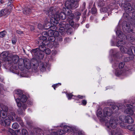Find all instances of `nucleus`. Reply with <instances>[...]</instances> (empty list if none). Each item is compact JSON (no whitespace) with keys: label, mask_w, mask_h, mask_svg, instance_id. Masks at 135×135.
Instances as JSON below:
<instances>
[{"label":"nucleus","mask_w":135,"mask_h":135,"mask_svg":"<svg viewBox=\"0 0 135 135\" xmlns=\"http://www.w3.org/2000/svg\"><path fill=\"white\" fill-rule=\"evenodd\" d=\"M38 28L39 29H42L43 28V25L41 24H39L37 26Z\"/></svg>","instance_id":"obj_62"},{"label":"nucleus","mask_w":135,"mask_h":135,"mask_svg":"<svg viewBox=\"0 0 135 135\" xmlns=\"http://www.w3.org/2000/svg\"><path fill=\"white\" fill-rule=\"evenodd\" d=\"M25 61V59L20 58L18 61V68L21 70H23L24 69V64Z\"/></svg>","instance_id":"obj_11"},{"label":"nucleus","mask_w":135,"mask_h":135,"mask_svg":"<svg viewBox=\"0 0 135 135\" xmlns=\"http://www.w3.org/2000/svg\"><path fill=\"white\" fill-rule=\"evenodd\" d=\"M23 12L24 14L26 15H28L31 12V9L28 8H26L24 9Z\"/></svg>","instance_id":"obj_23"},{"label":"nucleus","mask_w":135,"mask_h":135,"mask_svg":"<svg viewBox=\"0 0 135 135\" xmlns=\"http://www.w3.org/2000/svg\"><path fill=\"white\" fill-rule=\"evenodd\" d=\"M63 123L61 124L60 126L59 127H64V129L63 130H59L61 134L62 135L65 133L66 132H68L69 131V127L66 126H63Z\"/></svg>","instance_id":"obj_10"},{"label":"nucleus","mask_w":135,"mask_h":135,"mask_svg":"<svg viewBox=\"0 0 135 135\" xmlns=\"http://www.w3.org/2000/svg\"><path fill=\"white\" fill-rule=\"evenodd\" d=\"M73 96V95L71 93L68 94H67V97L69 100L71 99Z\"/></svg>","instance_id":"obj_56"},{"label":"nucleus","mask_w":135,"mask_h":135,"mask_svg":"<svg viewBox=\"0 0 135 135\" xmlns=\"http://www.w3.org/2000/svg\"><path fill=\"white\" fill-rule=\"evenodd\" d=\"M54 30H49L48 31V36H53L54 34Z\"/></svg>","instance_id":"obj_37"},{"label":"nucleus","mask_w":135,"mask_h":135,"mask_svg":"<svg viewBox=\"0 0 135 135\" xmlns=\"http://www.w3.org/2000/svg\"><path fill=\"white\" fill-rule=\"evenodd\" d=\"M1 58L3 61H7L10 64L13 62L15 64L17 63L20 59L19 57L17 55H13L11 57L8 56V53L7 52H3L1 56Z\"/></svg>","instance_id":"obj_4"},{"label":"nucleus","mask_w":135,"mask_h":135,"mask_svg":"<svg viewBox=\"0 0 135 135\" xmlns=\"http://www.w3.org/2000/svg\"><path fill=\"white\" fill-rule=\"evenodd\" d=\"M91 12L92 14H95L97 12V9L95 7H93L91 8Z\"/></svg>","instance_id":"obj_43"},{"label":"nucleus","mask_w":135,"mask_h":135,"mask_svg":"<svg viewBox=\"0 0 135 135\" xmlns=\"http://www.w3.org/2000/svg\"><path fill=\"white\" fill-rule=\"evenodd\" d=\"M56 38V39L58 41L61 42L62 40V36H59Z\"/></svg>","instance_id":"obj_49"},{"label":"nucleus","mask_w":135,"mask_h":135,"mask_svg":"<svg viewBox=\"0 0 135 135\" xmlns=\"http://www.w3.org/2000/svg\"><path fill=\"white\" fill-rule=\"evenodd\" d=\"M75 15L76 16H80L81 14L80 12L76 11L74 13Z\"/></svg>","instance_id":"obj_63"},{"label":"nucleus","mask_w":135,"mask_h":135,"mask_svg":"<svg viewBox=\"0 0 135 135\" xmlns=\"http://www.w3.org/2000/svg\"><path fill=\"white\" fill-rule=\"evenodd\" d=\"M101 11H102V12H106L107 11V9L105 7H103L101 8Z\"/></svg>","instance_id":"obj_57"},{"label":"nucleus","mask_w":135,"mask_h":135,"mask_svg":"<svg viewBox=\"0 0 135 135\" xmlns=\"http://www.w3.org/2000/svg\"><path fill=\"white\" fill-rule=\"evenodd\" d=\"M125 121L126 123L129 124L132 123L134 121L133 119L131 117L128 115L125 117Z\"/></svg>","instance_id":"obj_17"},{"label":"nucleus","mask_w":135,"mask_h":135,"mask_svg":"<svg viewBox=\"0 0 135 135\" xmlns=\"http://www.w3.org/2000/svg\"><path fill=\"white\" fill-rule=\"evenodd\" d=\"M50 30H54V31H55L57 29L56 27L55 26H52L51 25V26L50 27Z\"/></svg>","instance_id":"obj_53"},{"label":"nucleus","mask_w":135,"mask_h":135,"mask_svg":"<svg viewBox=\"0 0 135 135\" xmlns=\"http://www.w3.org/2000/svg\"><path fill=\"white\" fill-rule=\"evenodd\" d=\"M41 42L40 45L39 46V48L32 49L31 50V53L32 55H34L35 57L39 59H42L44 57V55L42 53L45 51L46 49L45 46V43Z\"/></svg>","instance_id":"obj_3"},{"label":"nucleus","mask_w":135,"mask_h":135,"mask_svg":"<svg viewBox=\"0 0 135 135\" xmlns=\"http://www.w3.org/2000/svg\"><path fill=\"white\" fill-rule=\"evenodd\" d=\"M51 135H62L61 134L59 130L56 132H52L50 134Z\"/></svg>","instance_id":"obj_32"},{"label":"nucleus","mask_w":135,"mask_h":135,"mask_svg":"<svg viewBox=\"0 0 135 135\" xmlns=\"http://www.w3.org/2000/svg\"><path fill=\"white\" fill-rule=\"evenodd\" d=\"M124 43V41L121 40H119L117 43V46L118 47L122 46H123L124 44H123Z\"/></svg>","instance_id":"obj_29"},{"label":"nucleus","mask_w":135,"mask_h":135,"mask_svg":"<svg viewBox=\"0 0 135 135\" xmlns=\"http://www.w3.org/2000/svg\"><path fill=\"white\" fill-rule=\"evenodd\" d=\"M127 106L129 107L127 109H126L125 110V112L127 114H129L131 115H133V112L132 109V106L131 105H127Z\"/></svg>","instance_id":"obj_14"},{"label":"nucleus","mask_w":135,"mask_h":135,"mask_svg":"<svg viewBox=\"0 0 135 135\" xmlns=\"http://www.w3.org/2000/svg\"><path fill=\"white\" fill-rule=\"evenodd\" d=\"M18 127L19 125L18 124L16 123H14L12 125V128L14 129H17L18 128Z\"/></svg>","instance_id":"obj_41"},{"label":"nucleus","mask_w":135,"mask_h":135,"mask_svg":"<svg viewBox=\"0 0 135 135\" xmlns=\"http://www.w3.org/2000/svg\"><path fill=\"white\" fill-rule=\"evenodd\" d=\"M120 123L116 118H111L109 122L110 126L113 129L115 128L116 127L117 125L118 124H119Z\"/></svg>","instance_id":"obj_8"},{"label":"nucleus","mask_w":135,"mask_h":135,"mask_svg":"<svg viewBox=\"0 0 135 135\" xmlns=\"http://www.w3.org/2000/svg\"><path fill=\"white\" fill-rule=\"evenodd\" d=\"M123 17L125 20H129V15L127 13H124L123 15Z\"/></svg>","instance_id":"obj_46"},{"label":"nucleus","mask_w":135,"mask_h":135,"mask_svg":"<svg viewBox=\"0 0 135 135\" xmlns=\"http://www.w3.org/2000/svg\"><path fill=\"white\" fill-rule=\"evenodd\" d=\"M42 35L46 38L48 36V32L46 31L43 32L42 33Z\"/></svg>","instance_id":"obj_44"},{"label":"nucleus","mask_w":135,"mask_h":135,"mask_svg":"<svg viewBox=\"0 0 135 135\" xmlns=\"http://www.w3.org/2000/svg\"><path fill=\"white\" fill-rule=\"evenodd\" d=\"M129 33H131V34H132L133 35H135V27H134L132 29H131L129 31Z\"/></svg>","instance_id":"obj_45"},{"label":"nucleus","mask_w":135,"mask_h":135,"mask_svg":"<svg viewBox=\"0 0 135 135\" xmlns=\"http://www.w3.org/2000/svg\"><path fill=\"white\" fill-rule=\"evenodd\" d=\"M123 73L122 70L120 69H117L116 70L115 74L117 76L121 75Z\"/></svg>","instance_id":"obj_25"},{"label":"nucleus","mask_w":135,"mask_h":135,"mask_svg":"<svg viewBox=\"0 0 135 135\" xmlns=\"http://www.w3.org/2000/svg\"><path fill=\"white\" fill-rule=\"evenodd\" d=\"M124 46H124H122L121 47H120V50L122 52L124 53H127V48L125 47Z\"/></svg>","instance_id":"obj_26"},{"label":"nucleus","mask_w":135,"mask_h":135,"mask_svg":"<svg viewBox=\"0 0 135 135\" xmlns=\"http://www.w3.org/2000/svg\"><path fill=\"white\" fill-rule=\"evenodd\" d=\"M54 45L55 47H57L59 46V44L58 42H54Z\"/></svg>","instance_id":"obj_64"},{"label":"nucleus","mask_w":135,"mask_h":135,"mask_svg":"<svg viewBox=\"0 0 135 135\" xmlns=\"http://www.w3.org/2000/svg\"><path fill=\"white\" fill-rule=\"evenodd\" d=\"M65 6L67 9H75L78 6V2L75 1L70 0L66 1L65 3Z\"/></svg>","instance_id":"obj_5"},{"label":"nucleus","mask_w":135,"mask_h":135,"mask_svg":"<svg viewBox=\"0 0 135 135\" xmlns=\"http://www.w3.org/2000/svg\"><path fill=\"white\" fill-rule=\"evenodd\" d=\"M15 92L16 94L17 95L18 97H20L23 95H24L23 91L20 90H16Z\"/></svg>","instance_id":"obj_22"},{"label":"nucleus","mask_w":135,"mask_h":135,"mask_svg":"<svg viewBox=\"0 0 135 135\" xmlns=\"http://www.w3.org/2000/svg\"><path fill=\"white\" fill-rule=\"evenodd\" d=\"M120 6L122 8H124L126 12H129L132 10V7L131 4L127 2L122 3Z\"/></svg>","instance_id":"obj_7"},{"label":"nucleus","mask_w":135,"mask_h":135,"mask_svg":"<svg viewBox=\"0 0 135 135\" xmlns=\"http://www.w3.org/2000/svg\"><path fill=\"white\" fill-rule=\"evenodd\" d=\"M66 12L65 13L66 16H67L68 18L71 19H73L74 17V15L72 13V11L70 9H66Z\"/></svg>","instance_id":"obj_13"},{"label":"nucleus","mask_w":135,"mask_h":135,"mask_svg":"<svg viewBox=\"0 0 135 135\" xmlns=\"http://www.w3.org/2000/svg\"><path fill=\"white\" fill-rule=\"evenodd\" d=\"M11 114L12 115V116L11 115H8V118L10 120H13V121L14 120V118L13 117H15V116L16 115V114L15 113H11Z\"/></svg>","instance_id":"obj_27"},{"label":"nucleus","mask_w":135,"mask_h":135,"mask_svg":"<svg viewBox=\"0 0 135 135\" xmlns=\"http://www.w3.org/2000/svg\"><path fill=\"white\" fill-rule=\"evenodd\" d=\"M54 36L55 37V38H56L57 37L59 36V32L57 31H55L54 32V34L53 36Z\"/></svg>","instance_id":"obj_48"},{"label":"nucleus","mask_w":135,"mask_h":135,"mask_svg":"<svg viewBox=\"0 0 135 135\" xmlns=\"http://www.w3.org/2000/svg\"><path fill=\"white\" fill-rule=\"evenodd\" d=\"M116 33L119 37L120 38H122V35L120 31H116Z\"/></svg>","instance_id":"obj_47"},{"label":"nucleus","mask_w":135,"mask_h":135,"mask_svg":"<svg viewBox=\"0 0 135 135\" xmlns=\"http://www.w3.org/2000/svg\"><path fill=\"white\" fill-rule=\"evenodd\" d=\"M48 38V40L51 42L54 41L56 39V38L53 36H49Z\"/></svg>","instance_id":"obj_35"},{"label":"nucleus","mask_w":135,"mask_h":135,"mask_svg":"<svg viewBox=\"0 0 135 135\" xmlns=\"http://www.w3.org/2000/svg\"><path fill=\"white\" fill-rule=\"evenodd\" d=\"M55 11L53 7L50 8L48 12V15L53 18L54 20L53 21L54 23L57 24V21L60 19L64 20L66 18V14L64 12L58 11L55 14Z\"/></svg>","instance_id":"obj_2"},{"label":"nucleus","mask_w":135,"mask_h":135,"mask_svg":"<svg viewBox=\"0 0 135 135\" xmlns=\"http://www.w3.org/2000/svg\"><path fill=\"white\" fill-rule=\"evenodd\" d=\"M40 40L38 41V44H41V42H44V43H45V42H46V40L47 39L46 37L42 36H40L39 37Z\"/></svg>","instance_id":"obj_21"},{"label":"nucleus","mask_w":135,"mask_h":135,"mask_svg":"<svg viewBox=\"0 0 135 135\" xmlns=\"http://www.w3.org/2000/svg\"><path fill=\"white\" fill-rule=\"evenodd\" d=\"M71 28L69 24H66L65 26V28L66 30V33L68 35L71 34L73 31V29Z\"/></svg>","instance_id":"obj_15"},{"label":"nucleus","mask_w":135,"mask_h":135,"mask_svg":"<svg viewBox=\"0 0 135 135\" xmlns=\"http://www.w3.org/2000/svg\"><path fill=\"white\" fill-rule=\"evenodd\" d=\"M13 5L12 4H9L8 7L7 9L9 10V12L11 11L13 9Z\"/></svg>","instance_id":"obj_55"},{"label":"nucleus","mask_w":135,"mask_h":135,"mask_svg":"<svg viewBox=\"0 0 135 135\" xmlns=\"http://www.w3.org/2000/svg\"><path fill=\"white\" fill-rule=\"evenodd\" d=\"M16 120L18 122H19L21 125H23V123L21 118L19 117H17L16 118Z\"/></svg>","instance_id":"obj_36"},{"label":"nucleus","mask_w":135,"mask_h":135,"mask_svg":"<svg viewBox=\"0 0 135 135\" xmlns=\"http://www.w3.org/2000/svg\"><path fill=\"white\" fill-rule=\"evenodd\" d=\"M126 29H126L127 31L128 32H129V31L130 30L129 29V28L130 27V25L129 24H126Z\"/></svg>","instance_id":"obj_51"},{"label":"nucleus","mask_w":135,"mask_h":135,"mask_svg":"<svg viewBox=\"0 0 135 135\" xmlns=\"http://www.w3.org/2000/svg\"><path fill=\"white\" fill-rule=\"evenodd\" d=\"M51 24L50 22H46L45 23L44 25V27L45 29L48 30L50 28V27L51 26Z\"/></svg>","instance_id":"obj_20"},{"label":"nucleus","mask_w":135,"mask_h":135,"mask_svg":"<svg viewBox=\"0 0 135 135\" xmlns=\"http://www.w3.org/2000/svg\"><path fill=\"white\" fill-rule=\"evenodd\" d=\"M128 129L131 131H135V124L129 125L128 127Z\"/></svg>","instance_id":"obj_34"},{"label":"nucleus","mask_w":135,"mask_h":135,"mask_svg":"<svg viewBox=\"0 0 135 135\" xmlns=\"http://www.w3.org/2000/svg\"><path fill=\"white\" fill-rule=\"evenodd\" d=\"M23 109L25 110L27 108V105L25 104H22V106Z\"/></svg>","instance_id":"obj_58"},{"label":"nucleus","mask_w":135,"mask_h":135,"mask_svg":"<svg viewBox=\"0 0 135 135\" xmlns=\"http://www.w3.org/2000/svg\"><path fill=\"white\" fill-rule=\"evenodd\" d=\"M59 85H61V83H59L54 84V85H52V87L54 88V90H55V88H57L58 86Z\"/></svg>","instance_id":"obj_59"},{"label":"nucleus","mask_w":135,"mask_h":135,"mask_svg":"<svg viewBox=\"0 0 135 135\" xmlns=\"http://www.w3.org/2000/svg\"><path fill=\"white\" fill-rule=\"evenodd\" d=\"M134 11L132 13V21L133 23L135 25V6L134 8Z\"/></svg>","instance_id":"obj_24"},{"label":"nucleus","mask_w":135,"mask_h":135,"mask_svg":"<svg viewBox=\"0 0 135 135\" xmlns=\"http://www.w3.org/2000/svg\"><path fill=\"white\" fill-rule=\"evenodd\" d=\"M27 100V97L25 95H23L21 96L18 97L16 99L17 106L20 108L21 107L22 104L20 102H21L22 103L25 102Z\"/></svg>","instance_id":"obj_6"},{"label":"nucleus","mask_w":135,"mask_h":135,"mask_svg":"<svg viewBox=\"0 0 135 135\" xmlns=\"http://www.w3.org/2000/svg\"><path fill=\"white\" fill-rule=\"evenodd\" d=\"M112 109H111L109 107L105 108L103 110V113L102 114V112L98 111L97 115L98 116L101 118L104 121H106V120H108V117L107 116L110 117L112 113V112L115 113L118 112V110L121 109L120 107H119L115 105H113L112 107Z\"/></svg>","instance_id":"obj_1"},{"label":"nucleus","mask_w":135,"mask_h":135,"mask_svg":"<svg viewBox=\"0 0 135 135\" xmlns=\"http://www.w3.org/2000/svg\"><path fill=\"white\" fill-rule=\"evenodd\" d=\"M8 110V108L5 106L3 107L2 110H0V118L4 119L7 117Z\"/></svg>","instance_id":"obj_9"},{"label":"nucleus","mask_w":135,"mask_h":135,"mask_svg":"<svg viewBox=\"0 0 135 135\" xmlns=\"http://www.w3.org/2000/svg\"><path fill=\"white\" fill-rule=\"evenodd\" d=\"M72 20V19H71L69 21V25L71 27V26H73L74 25V22Z\"/></svg>","instance_id":"obj_61"},{"label":"nucleus","mask_w":135,"mask_h":135,"mask_svg":"<svg viewBox=\"0 0 135 135\" xmlns=\"http://www.w3.org/2000/svg\"><path fill=\"white\" fill-rule=\"evenodd\" d=\"M111 134L112 135H123L121 134H119V133L117 131V129L112 131Z\"/></svg>","instance_id":"obj_30"},{"label":"nucleus","mask_w":135,"mask_h":135,"mask_svg":"<svg viewBox=\"0 0 135 135\" xmlns=\"http://www.w3.org/2000/svg\"><path fill=\"white\" fill-rule=\"evenodd\" d=\"M7 34V32L5 31H3L0 32V37H5Z\"/></svg>","instance_id":"obj_38"},{"label":"nucleus","mask_w":135,"mask_h":135,"mask_svg":"<svg viewBox=\"0 0 135 135\" xmlns=\"http://www.w3.org/2000/svg\"><path fill=\"white\" fill-rule=\"evenodd\" d=\"M57 24L59 25V26L60 27L59 31V32H63L65 29V25H64L63 22H60L59 23Z\"/></svg>","instance_id":"obj_19"},{"label":"nucleus","mask_w":135,"mask_h":135,"mask_svg":"<svg viewBox=\"0 0 135 135\" xmlns=\"http://www.w3.org/2000/svg\"><path fill=\"white\" fill-rule=\"evenodd\" d=\"M132 47H132L130 48L129 49H127V53L129 54L130 55L134 54L132 49Z\"/></svg>","instance_id":"obj_31"},{"label":"nucleus","mask_w":135,"mask_h":135,"mask_svg":"<svg viewBox=\"0 0 135 135\" xmlns=\"http://www.w3.org/2000/svg\"><path fill=\"white\" fill-rule=\"evenodd\" d=\"M16 32L18 34L20 35L24 34V32L21 31L20 30H17L16 31Z\"/></svg>","instance_id":"obj_50"},{"label":"nucleus","mask_w":135,"mask_h":135,"mask_svg":"<svg viewBox=\"0 0 135 135\" xmlns=\"http://www.w3.org/2000/svg\"><path fill=\"white\" fill-rule=\"evenodd\" d=\"M97 3L98 6L100 7H103L105 4V2L103 0L99 1Z\"/></svg>","instance_id":"obj_28"},{"label":"nucleus","mask_w":135,"mask_h":135,"mask_svg":"<svg viewBox=\"0 0 135 135\" xmlns=\"http://www.w3.org/2000/svg\"><path fill=\"white\" fill-rule=\"evenodd\" d=\"M7 131L10 133L12 135H13L14 133V130L10 128H8V129Z\"/></svg>","instance_id":"obj_52"},{"label":"nucleus","mask_w":135,"mask_h":135,"mask_svg":"<svg viewBox=\"0 0 135 135\" xmlns=\"http://www.w3.org/2000/svg\"><path fill=\"white\" fill-rule=\"evenodd\" d=\"M10 13L9 10L7 8L2 9L0 11V16H7Z\"/></svg>","instance_id":"obj_16"},{"label":"nucleus","mask_w":135,"mask_h":135,"mask_svg":"<svg viewBox=\"0 0 135 135\" xmlns=\"http://www.w3.org/2000/svg\"><path fill=\"white\" fill-rule=\"evenodd\" d=\"M25 62L24 64V68H26L27 69H29L31 68V63L28 59H25Z\"/></svg>","instance_id":"obj_18"},{"label":"nucleus","mask_w":135,"mask_h":135,"mask_svg":"<svg viewBox=\"0 0 135 135\" xmlns=\"http://www.w3.org/2000/svg\"><path fill=\"white\" fill-rule=\"evenodd\" d=\"M40 70L42 72H44L45 71L46 68L45 66L43 64H41L40 65Z\"/></svg>","instance_id":"obj_33"},{"label":"nucleus","mask_w":135,"mask_h":135,"mask_svg":"<svg viewBox=\"0 0 135 135\" xmlns=\"http://www.w3.org/2000/svg\"><path fill=\"white\" fill-rule=\"evenodd\" d=\"M11 121L8 118L4 120H1L0 118V124L2 126H5L6 125L9 126L10 125Z\"/></svg>","instance_id":"obj_12"},{"label":"nucleus","mask_w":135,"mask_h":135,"mask_svg":"<svg viewBox=\"0 0 135 135\" xmlns=\"http://www.w3.org/2000/svg\"><path fill=\"white\" fill-rule=\"evenodd\" d=\"M87 102L86 100H83L81 101V103L82 105H83L85 106Z\"/></svg>","instance_id":"obj_60"},{"label":"nucleus","mask_w":135,"mask_h":135,"mask_svg":"<svg viewBox=\"0 0 135 135\" xmlns=\"http://www.w3.org/2000/svg\"><path fill=\"white\" fill-rule=\"evenodd\" d=\"M43 52H45V53L48 55L50 54L51 52V51L50 50L49 48L46 49L45 50V51Z\"/></svg>","instance_id":"obj_39"},{"label":"nucleus","mask_w":135,"mask_h":135,"mask_svg":"<svg viewBox=\"0 0 135 135\" xmlns=\"http://www.w3.org/2000/svg\"><path fill=\"white\" fill-rule=\"evenodd\" d=\"M22 133L23 135H28V134L27 130L25 129L22 130Z\"/></svg>","instance_id":"obj_42"},{"label":"nucleus","mask_w":135,"mask_h":135,"mask_svg":"<svg viewBox=\"0 0 135 135\" xmlns=\"http://www.w3.org/2000/svg\"><path fill=\"white\" fill-rule=\"evenodd\" d=\"M125 65V63L124 62H122L120 63L119 65V69H122L124 67Z\"/></svg>","instance_id":"obj_40"},{"label":"nucleus","mask_w":135,"mask_h":135,"mask_svg":"<svg viewBox=\"0 0 135 135\" xmlns=\"http://www.w3.org/2000/svg\"><path fill=\"white\" fill-rule=\"evenodd\" d=\"M85 3H84L82 7L80 8V10L82 11L85 10Z\"/></svg>","instance_id":"obj_54"}]
</instances>
